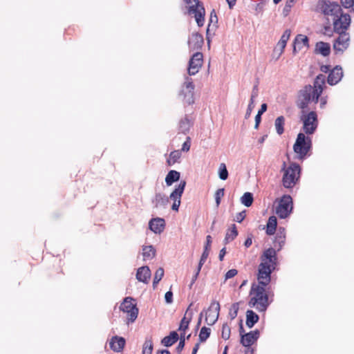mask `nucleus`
<instances>
[{"instance_id":"28","label":"nucleus","mask_w":354,"mask_h":354,"mask_svg":"<svg viewBox=\"0 0 354 354\" xmlns=\"http://www.w3.org/2000/svg\"><path fill=\"white\" fill-rule=\"evenodd\" d=\"M179 339L178 334L176 331H172L170 333L169 335L165 337L161 343L167 347L171 346L174 343H176Z\"/></svg>"},{"instance_id":"55","label":"nucleus","mask_w":354,"mask_h":354,"mask_svg":"<svg viewBox=\"0 0 354 354\" xmlns=\"http://www.w3.org/2000/svg\"><path fill=\"white\" fill-rule=\"evenodd\" d=\"M211 243H212V236L210 235H207L206 236V243L204 246V250H210Z\"/></svg>"},{"instance_id":"64","label":"nucleus","mask_w":354,"mask_h":354,"mask_svg":"<svg viewBox=\"0 0 354 354\" xmlns=\"http://www.w3.org/2000/svg\"><path fill=\"white\" fill-rule=\"evenodd\" d=\"M156 354H170V352L168 350H161L158 351Z\"/></svg>"},{"instance_id":"1","label":"nucleus","mask_w":354,"mask_h":354,"mask_svg":"<svg viewBox=\"0 0 354 354\" xmlns=\"http://www.w3.org/2000/svg\"><path fill=\"white\" fill-rule=\"evenodd\" d=\"M317 10L322 13L327 20L333 21L334 30H342V26L349 27L351 17L348 14H344L341 6L335 1L329 0L319 1L317 3Z\"/></svg>"},{"instance_id":"29","label":"nucleus","mask_w":354,"mask_h":354,"mask_svg":"<svg viewBox=\"0 0 354 354\" xmlns=\"http://www.w3.org/2000/svg\"><path fill=\"white\" fill-rule=\"evenodd\" d=\"M156 249L153 245L142 246V257L143 260H151L156 256Z\"/></svg>"},{"instance_id":"43","label":"nucleus","mask_w":354,"mask_h":354,"mask_svg":"<svg viewBox=\"0 0 354 354\" xmlns=\"http://www.w3.org/2000/svg\"><path fill=\"white\" fill-rule=\"evenodd\" d=\"M230 328L227 324H223L221 337L224 339H228L230 337Z\"/></svg>"},{"instance_id":"6","label":"nucleus","mask_w":354,"mask_h":354,"mask_svg":"<svg viewBox=\"0 0 354 354\" xmlns=\"http://www.w3.org/2000/svg\"><path fill=\"white\" fill-rule=\"evenodd\" d=\"M315 92L316 89L311 85H307L300 90L298 96V106L301 109H305L310 102L317 103L318 100H315L314 97Z\"/></svg>"},{"instance_id":"7","label":"nucleus","mask_w":354,"mask_h":354,"mask_svg":"<svg viewBox=\"0 0 354 354\" xmlns=\"http://www.w3.org/2000/svg\"><path fill=\"white\" fill-rule=\"evenodd\" d=\"M310 148L311 139L309 137H306L304 133H299L293 146L294 151L299 154L300 158H304Z\"/></svg>"},{"instance_id":"13","label":"nucleus","mask_w":354,"mask_h":354,"mask_svg":"<svg viewBox=\"0 0 354 354\" xmlns=\"http://www.w3.org/2000/svg\"><path fill=\"white\" fill-rule=\"evenodd\" d=\"M186 185L185 181H181L178 187L171 193L169 198L174 201L171 209L178 211L180 205V198Z\"/></svg>"},{"instance_id":"41","label":"nucleus","mask_w":354,"mask_h":354,"mask_svg":"<svg viewBox=\"0 0 354 354\" xmlns=\"http://www.w3.org/2000/svg\"><path fill=\"white\" fill-rule=\"evenodd\" d=\"M164 276V270L162 268H159L156 270L153 281V287L155 288L156 285L159 283V281L162 279Z\"/></svg>"},{"instance_id":"16","label":"nucleus","mask_w":354,"mask_h":354,"mask_svg":"<svg viewBox=\"0 0 354 354\" xmlns=\"http://www.w3.org/2000/svg\"><path fill=\"white\" fill-rule=\"evenodd\" d=\"M342 77V68L340 66H336L330 71L327 78V82L331 86L335 85L341 81Z\"/></svg>"},{"instance_id":"59","label":"nucleus","mask_w":354,"mask_h":354,"mask_svg":"<svg viewBox=\"0 0 354 354\" xmlns=\"http://www.w3.org/2000/svg\"><path fill=\"white\" fill-rule=\"evenodd\" d=\"M267 104L263 103L261 104L260 109L259 110L258 113L260 115H262L263 113H265L267 110Z\"/></svg>"},{"instance_id":"15","label":"nucleus","mask_w":354,"mask_h":354,"mask_svg":"<svg viewBox=\"0 0 354 354\" xmlns=\"http://www.w3.org/2000/svg\"><path fill=\"white\" fill-rule=\"evenodd\" d=\"M260 332L256 329L242 335L240 342L243 346L252 348L250 346L258 340Z\"/></svg>"},{"instance_id":"4","label":"nucleus","mask_w":354,"mask_h":354,"mask_svg":"<svg viewBox=\"0 0 354 354\" xmlns=\"http://www.w3.org/2000/svg\"><path fill=\"white\" fill-rule=\"evenodd\" d=\"M286 162L283 163V170L284 174L282 178L283 185L286 188L293 187L299 178L300 167L297 163H291L290 166L286 169Z\"/></svg>"},{"instance_id":"9","label":"nucleus","mask_w":354,"mask_h":354,"mask_svg":"<svg viewBox=\"0 0 354 354\" xmlns=\"http://www.w3.org/2000/svg\"><path fill=\"white\" fill-rule=\"evenodd\" d=\"M292 210V199L289 195H284L276 208V214L281 218H287Z\"/></svg>"},{"instance_id":"52","label":"nucleus","mask_w":354,"mask_h":354,"mask_svg":"<svg viewBox=\"0 0 354 354\" xmlns=\"http://www.w3.org/2000/svg\"><path fill=\"white\" fill-rule=\"evenodd\" d=\"M190 149V138L187 137V140L183 144L181 151H188Z\"/></svg>"},{"instance_id":"27","label":"nucleus","mask_w":354,"mask_h":354,"mask_svg":"<svg viewBox=\"0 0 354 354\" xmlns=\"http://www.w3.org/2000/svg\"><path fill=\"white\" fill-rule=\"evenodd\" d=\"M259 319V315L252 310H248L246 312V326L251 328Z\"/></svg>"},{"instance_id":"30","label":"nucleus","mask_w":354,"mask_h":354,"mask_svg":"<svg viewBox=\"0 0 354 354\" xmlns=\"http://www.w3.org/2000/svg\"><path fill=\"white\" fill-rule=\"evenodd\" d=\"M294 52L296 51V46L300 50L303 47L308 46V38L304 35H298L295 39Z\"/></svg>"},{"instance_id":"23","label":"nucleus","mask_w":354,"mask_h":354,"mask_svg":"<svg viewBox=\"0 0 354 354\" xmlns=\"http://www.w3.org/2000/svg\"><path fill=\"white\" fill-rule=\"evenodd\" d=\"M192 305V304H191L190 306L188 307L185 312V317L181 319L178 330L185 331V330L188 328L189 324L193 316V312L190 310V306Z\"/></svg>"},{"instance_id":"32","label":"nucleus","mask_w":354,"mask_h":354,"mask_svg":"<svg viewBox=\"0 0 354 354\" xmlns=\"http://www.w3.org/2000/svg\"><path fill=\"white\" fill-rule=\"evenodd\" d=\"M180 174L176 170H170L166 176L165 183L167 186L171 185L180 179Z\"/></svg>"},{"instance_id":"11","label":"nucleus","mask_w":354,"mask_h":354,"mask_svg":"<svg viewBox=\"0 0 354 354\" xmlns=\"http://www.w3.org/2000/svg\"><path fill=\"white\" fill-rule=\"evenodd\" d=\"M194 87L195 86L192 78L187 77L185 79V82L182 86L180 95H183V100L186 104L189 105L194 102Z\"/></svg>"},{"instance_id":"36","label":"nucleus","mask_w":354,"mask_h":354,"mask_svg":"<svg viewBox=\"0 0 354 354\" xmlns=\"http://www.w3.org/2000/svg\"><path fill=\"white\" fill-rule=\"evenodd\" d=\"M181 157V151L175 150L171 151L169 154V157L167 159V164L169 165H173L174 163L178 161Z\"/></svg>"},{"instance_id":"48","label":"nucleus","mask_w":354,"mask_h":354,"mask_svg":"<svg viewBox=\"0 0 354 354\" xmlns=\"http://www.w3.org/2000/svg\"><path fill=\"white\" fill-rule=\"evenodd\" d=\"M245 216H246V211L243 210L236 214L235 221L238 223H241L245 218Z\"/></svg>"},{"instance_id":"24","label":"nucleus","mask_w":354,"mask_h":354,"mask_svg":"<svg viewBox=\"0 0 354 354\" xmlns=\"http://www.w3.org/2000/svg\"><path fill=\"white\" fill-rule=\"evenodd\" d=\"M286 232L283 227H279L274 242V247L280 250L285 243Z\"/></svg>"},{"instance_id":"2","label":"nucleus","mask_w":354,"mask_h":354,"mask_svg":"<svg viewBox=\"0 0 354 354\" xmlns=\"http://www.w3.org/2000/svg\"><path fill=\"white\" fill-rule=\"evenodd\" d=\"M259 266L258 281L259 285L266 286L270 281L271 273L275 269L277 257L275 249L270 248L263 252Z\"/></svg>"},{"instance_id":"31","label":"nucleus","mask_w":354,"mask_h":354,"mask_svg":"<svg viewBox=\"0 0 354 354\" xmlns=\"http://www.w3.org/2000/svg\"><path fill=\"white\" fill-rule=\"evenodd\" d=\"M277 225V218L274 216H270L266 225V234L268 235H273L276 231Z\"/></svg>"},{"instance_id":"22","label":"nucleus","mask_w":354,"mask_h":354,"mask_svg":"<svg viewBox=\"0 0 354 354\" xmlns=\"http://www.w3.org/2000/svg\"><path fill=\"white\" fill-rule=\"evenodd\" d=\"M125 340L123 337H113L109 342L111 348L115 352H120L124 348Z\"/></svg>"},{"instance_id":"38","label":"nucleus","mask_w":354,"mask_h":354,"mask_svg":"<svg viewBox=\"0 0 354 354\" xmlns=\"http://www.w3.org/2000/svg\"><path fill=\"white\" fill-rule=\"evenodd\" d=\"M211 333V329L209 328H207L203 326L201 328L200 333H199V340L201 342H205L207 338L209 337Z\"/></svg>"},{"instance_id":"12","label":"nucleus","mask_w":354,"mask_h":354,"mask_svg":"<svg viewBox=\"0 0 354 354\" xmlns=\"http://www.w3.org/2000/svg\"><path fill=\"white\" fill-rule=\"evenodd\" d=\"M220 308L219 303L216 301H212L209 307L207 309H204V311H205V322L207 325L212 326L217 322Z\"/></svg>"},{"instance_id":"34","label":"nucleus","mask_w":354,"mask_h":354,"mask_svg":"<svg viewBox=\"0 0 354 354\" xmlns=\"http://www.w3.org/2000/svg\"><path fill=\"white\" fill-rule=\"evenodd\" d=\"M191 125V121L187 118H185L179 122V131L185 134L189 131Z\"/></svg>"},{"instance_id":"8","label":"nucleus","mask_w":354,"mask_h":354,"mask_svg":"<svg viewBox=\"0 0 354 354\" xmlns=\"http://www.w3.org/2000/svg\"><path fill=\"white\" fill-rule=\"evenodd\" d=\"M303 122V130L306 134H313L318 126L317 115L315 111H310L301 118Z\"/></svg>"},{"instance_id":"21","label":"nucleus","mask_w":354,"mask_h":354,"mask_svg":"<svg viewBox=\"0 0 354 354\" xmlns=\"http://www.w3.org/2000/svg\"><path fill=\"white\" fill-rule=\"evenodd\" d=\"M151 277V270L148 266H142L139 268L136 273V279L143 283H148V280Z\"/></svg>"},{"instance_id":"10","label":"nucleus","mask_w":354,"mask_h":354,"mask_svg":"<svg viewBox=\"0 0 354 354\" xmlns=\"http://www.w3.org/2000/svg\"><path fill=\"white\" fill-rule=\"evenodd\" d=\"M133 300L130 297H126L120 306V309L127 314L129 322H133L138 315V308L132 302Z\"/></svg>"},{"instance_id":"35","label":"nucleus","mask_w":354,"mask_h":354,"mask_svg":"<svg viewBox=\"0 0 354 354\" xmlns=\"http://www.w3.org/2000/svg\"><path fill=\"white\" fill-rule=\"evenodd\" d=\"M284 124H285V118L283 116H279V117L277 118V119L275 120L274 126L276 128L277 133L279 135H281L283 133Z\"/></svg>"},{"instance_id":"61","label":"nucleus","mask_w":354,"mask_h":354,"mask_svg":"<svg viewBox=\"0 0 354 354\" xmlns=\"http://www.w3.org/2000/svg\"><path fill=\"white\" fill-rule=\"evenodd\" d=\"M252 243V240L251 237H248L245 241L244 245L246 248H249Z\"/></svg>"},{"instance_id":"20","label":"nucleus","mask_w":354,"mask_h":354,"mask_svg":"<svg viewBox=\"0 0 354 354\" xmlns=\"http://www.w3.org/2000/svg\"><path fill=\"white\" fill-rule=\"evenodd\" d=\"M326 77L322 74H319L317 76L315 80L314 86L315 89H316L315 95L314 97L315 100H319V96L322 93L323 91V86L325 84Z\"/></svg>"},{"instance_id":"53","label":"nucleus","mask_w":354,"mask_h":354,"mask_svg":"<svg viewBox=\"0 0 354 354\" xmlns=\"http://www.w3.org/2000/svg\"><path fill=\"white\" fill-rule=\"evenodd\" d=\"M209 250H203V252L201 257V259L199 262H201V265H203L205 262L206 261L208 256H209Z\"/></svg>"},{"instance_id":"62","label":"nucleus","mask_w":354,"mask_h":354,"mask_svg":"<svg viewBox=\"0 0 354 354\" xmlns=\"http://www.w3.org/2000/svg\"><path fill=\"white\" fill-rule=\"evenodd\" d=\"M198 274L197 273H195L193 277H192V281L190 283V285H189V288H191L192 286H193V284L195 283V281H196L197 278H198Z\"/></svg>"},{"instance_id":"56","label":"nucleus","mask_w":354,"mask_h":354,"mask_svg":"<svg viewBox=\"0 0 354 354\" xmlns=\"http://www.w3.org/2000/svg\"><path fill=\"white\" fill-rule=\"evenodd\" d=\"M258 95V88H257V86H254L253 89H252V95H251V97H250V100H252V102H254V98L257 97Z\"/></svg>"},{"instance_id":"25","label":"nucleus","mask_w":354,"mask_h":354,"mask_svg":"<svg viewBox=\"0 0 354 354\" xmlns=\"http://www.w3.org/2000/svg\"><path fill=\"white\" fill-rule=\"evenodd\" d=\"M189 13L194 15L196 20L203 19L205 16V8L202 5H191L189 8Z\"/></svg>"},{"instance_id":"57","label":"nucleus","mask_w":354,"mask_h":354,"mask_svg":"<svg viewBox=\"0 0 354 354\" xmlns=\"http://www.w3.org/2000/svg\"><path fill=\"white\" fill-rule=\"evenodd\" d=\"M261 115L257 113V115L255 116V125H254L255 129H258L259 125L261 122Z\"/></svg>"},{"instance_id":"18","label":"nucleus","mask_w":354,"mask_h":354,"mask_svg":"<svg viewBox=\"0 0 354 354\" xmlns=\"http://www.w3.org/2000/svg\"><path fill=\"white\" fill-rule=\"evenodd\" d=\"M169 203V198L162 193H156L152 199L153 207L156 209H166Z\"/></svg>"},{"instance_id":"50","label":"nucleus","mask_w":354,"mask_h":354,"mask_svg":"<svg viewBox=\"0 0 354 354\" xmlns=\"http://www.w3.org/2000/svg\"><path fill=\"white\" fill-rule=\"evenodd\" d=\"M237 273H238V272L236 269H231V270H228L225 275V280H227L229 279L234 277V276H236L237 274Z\"/></svg>"},{"instance_id":"46","label":"nucleus","mask_w":354,"mask_h":354,"mask_svg":"<svg viewBox=\"0 0 354 354\" xmlns=\"http://www.w3.org/2000/svg\"><path fill=\"white\" fill-rule=\"evenodd\" d=\"M185 333L183 334V335L181 334L180 335V342L178 343V345L177 346L176 348V351L178 353H180V352L183 351L184 346H185Z\"/></svg>"},{"instance_id":"45","label":"nucleus","mask_w":354,"mask_h":354,"mask_svg":"<svg viewBox=\"0 0 354 354\" xmlns=\"http://www.w3.org/2000/svg\"><path fill=\"white\" fill-rule=\"evenodd\" d=\"M341 3L345 8H351L354 12V0H341Z\"/></svg>"},{"instance_id":"44","label":"nucleus","mask_w":354,"mask_h":354,"mask_svg":"<svg viewBox=\"0 0 354 354\" xmlns=\"http://www.w3.org/2000/svg\"><path fill=\"white\" fill-rule=\"evenodd\" d=\"M224 189L221 188L218 189L215 193V201L217 207H218L221 203V198L224 196Z\"/></svg>"},{"instance_id":"26","label":"nucleus","mask_w":354,"mask_h":354,"mask_svg":"<svg viewBox=\"0 0 354 354\" xmlns=\"http://www.w3.org/2000/svg\"><path fill=\"white\" fill-rule=\"evenodd\" d=\"M315 52L326 57L330 53V46L328 43L319 41L315 46Z\"/></svg>"},{"instance_id":"3","label":"nucleus","mask_w":354,"mask_h":354,"mask_svg":"<svg viewBox=\"0 0 354 354\" xmlns=\"http://www.w3.org/2000/svg\"><path fill=\"white\" fill-rule=\"evenodd\" d=\"M250 295L253 297L249 301V306L256 307L259 311H265L268 306V297L266 292L265 286L253 284Z\"/></svg>"},{"instance_id":"14","label":"nucleus","mask_w":354,"mask_h":354,"mask_svg":"<svg viewBox=\"0 0 354 354\" xmlns=\"http://www.w3.org/2000/svg\"><path fill=\"white\" fill-rule=\"evenodd\" d=\"M203 64V54L201 53H194L189 62L188 73L189 75H196Z\"/></svg>"},{"instance_id":"42","label":"nucleus","mask_w":354,"mask_h":354,"mask_svg":"<svg viewBox=\"0 0 354 354\" xmlns=\"http://www.w3.org/2000/svg\"><path fill=\"white\" fill-rule=\"evenodd\" d=\"M239 309V303H234L232 305L230 311H229V316L231 318V319H234L238 315V311Z\"/></svg>"},{"instance_id":"5","label":"nucleus","mask_w":354,"mask_h":354,"mask_svg":"<svg viewBox=\"0 0 354 354\" xmlns=\"http://www.w3.org/2000/svg\"><path fill=\"white\" fill-rule=\"evenodd\" d=\"M348 27L342 26V30H334L338 34L333 43V50L335 54H342L349 46L350 36L346 30Z\"/></svg>"},{"instance_id":"33","label":"nucleus","mask_w":354,"mask_h":354,"mask_svg":"<svg viewBox=\"0 0 354 354\" xmlns=\"http://www.w3.org/2000/svg\"><path fill=\"white\" fill-rule=\"evenodd\" d=\"M238 235V231L235 224L232 225L231 229L226 233L225 237V243L227 244L230 241H233Z\"/></svg>"},{"instance_id":"51","label":"nucleus","mask_w":354,"mask_h":354,"mask_svg":"<svg viewBox=\"0 0 354 354\" xmlns=\"http://www.w3.org/2000/svg\"><path fill=\"white\" fill-rule=\"evenodd\" d=\"M165 299L166 303L171 304L173 301V292L171 291H167L165 295Z\"/></svg>"},{"instance_id":"40","label":"nucleus","mask_w":354,"mask_h":354,"mask_svg":"<svg viewBox=\"0 0 354 354\" xmlns=\"http://www.w3.org/2000/svg\"><path fill=\"white\" fill-rule=\"evenodd\" d=\"M153 351V342L151 339H147L143 344L142 354H151Z\"/></svg>"},{"instance_id":"17","label":"nucleus","mask_w":354,"mask_h":354,"mask_svg":"<svg viewBox=\"0 0 354 354\" xmlns=\"http://www.w3.org/2000/svg\"><path fill=\"white\" fill-rule=\"evenodd\" d=\"M165 221L162 218H151L149 222V229L155 234H160L165 229Z\"/></svg>"},{"instance_id":"58","label":"nucleus","mask_w":354,"mask_h":354,"mask_svg":"<svg viewBox=\"0 0 354 354\" xmlns=\"http://www.w3.org/2000/svg\"><path fill=\"white\" fill-rule=\"evenodd\" d=\"M320 70H321L322 72H323L324 73H327L328 72L330 73V71H331L330 69V66L329 65H322V66H321Z\"/></svg>"},{"instance_id":"49","label":"nucleus","mask_w":354,"mask_h":354,"mask_svg":"<svg viewBox=\"0 0 354 354\" xmlns=\"http://www.w3.org/2000/svg\"><path fill=\"white\" fill-rule=\"evenodd\" d=\"M290 30H286L283 34L282 35L280 40L284 42L285 44H287V41H288L290 36Z\"/></svg>"},{"instance_id":"54","label":"nucleus","mask_w":354,"mask_h":354,"mask_svg":"<svg viewBox=\"0 0 354 354\" xmlns=\"http://www.w3.org/2000/svg\"><path fill=\"white\" fill-rule=\"evenodd\" d=\"M254 106V102H252V100H250V103H249L248 106V109L246 110L245 115V118L246 119L248 118L250 116Z\"/></svg>"},{"instance_id":"60","label":"nucleus","mask_w":354,"mask_h":354,"mask_svg":"<svg viewBox=\"0 0 354 354\" xmlns=\"http://www.w3.org/2000/svg\"><path fill=\"white\" fill-rule=\"evenodd\" d=\"M225 254H226V250L225 248H223V249H221L220 250V252H219L218 258H219L220 261L223 260V258H224V256L225 255Z\"/></svg>"},{"instance_id":"63","label":"nucleus","mask_w":354,"mask_h":354,"mask_svg":"<svg viewBox=\"0 0 354 354\" xmlns=\"http://www.w3.org/2000/svg\"><path fill=\"white\" fill-rule=\"evenodd\" d=\"M229 5L230 8H232L233 6L235 5L236 0H226Z\"/></svg>"},{"instance_id":"47","label":"nucleus","mask_w":354,"mask_h":354,"mask_svg":"<svg viewBox=\"0 0 354 354\" xmlns=\"http://www.w3.org/2000/svg\"><path fill=\"white\" fill-rule=\"evenodd\" d=\"M286 46V44L281 41V40L279 41V42L277 43V46L274 48V51H279V56L282 54Z\"/></svg>"},{"instance_id":"19","label":"nucleus","mask_w":354,"mask_h":354,"mask_svg":"<svg viewBox=\"0 0 354 354\" xmlns=\"http://www.w3.org/2000/svg\"><path fill=\"white\" fill-rule=\"evenodd\" d=\"M203 44V37L198 32L192 33L188 41L189 47L192 50H197L201 48Z\"/></svg>"},{"instance_id":"39","label":"nucleus","mask_w":354,"mask_h":354,"mask_svg":"<svg viewBox=\"0 0 354 354\" xmlns=\"http://www.w3.org/2000/svg\"><path fill=\"white\" fill-rule=\"evenodd\" d=\"M228 171L225 163H221L218 168V176L221 180H225L228 178Z\"/></svg>"},{"instance_id":"37","label":"nucleus","mask_w":354,"mask_h":354,"mask_svg":"<svg viewBox=\"0 0 354 354\" xmlns=\"http://www.w3.org/2000/svg\"><path fill=\"white\" fill-rule=\"evenodd\" d=\"M241 202L246 207H250L253 203V195L250 192H245L241 198Z\"/></svg>"}]
</instances>
